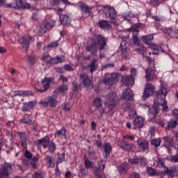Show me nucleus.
<instances>
[{"instance_id": "obj_1", "label": "nucleus", "mask_w": 178, "mask_h": 178, "mask_svg": "<svg viewBox=\"0 0 178 178\" xmlns=\"http://www.w3.org/2000/svg\"><path fill=\"white\" fill-rule=\"evenodd\" d=\"M92 105L95 108V111H99L100 118H102L104 115H108L110 118H112L115 114V112L118 111V100L110 97L108 100L106 102V106L108 111L105 110L104 108V103L102 102V99L100 97H96L92 101Z\"/></svg>"}, {"instance_id": "obj_2", "label": "nucleus", "mask_w": 178, "mask_h": 178, "mask_svg": "<svg viewBox=\"0 0 178 178\" xmlns=\"http://www.w3.org/2000/svg\"><path fill=\"white\" fill-rule=\"evenodd\" d=\"M168 92H169V89L168 88V85H166V83H161L160 90L156 92L155 91V86L147 82L142 96V99L143 101H145L147 98H149V96L153 94L155 95L156 99H159L162 95L165 98L166 95H168Z\"/></svg>"}, {"instance_id": "obj_3", "label": "nucleus", "mask_w": 178, "mask_h": 178, "mask_svg": "<svg viewBox=\"0 0 178 178\" xmlns=\"http://www.w3.org/2000/svg\"><path fill=\"white\" fill-rule=\"evenodd\" d=\"M35 145L38 148H41L42 145L44 149H46V148L49 147L48 151L51 154H54V152L56 151V144H55L54 140H51V138L48 136H45L43 138L37 140L35 143Z\"/></svg>"}, {"instance_id": "obj_4", "label": "nucleus", "mask_w": 178, "mask_h": 178, "mask_svg": "<svg viewBox=\"0 0 178 178\" xmlns=\"http://www.w3.org/2000/svg\"><path fill=\"white\" fill-rule=\"evenodd\" d=\"M103 13L106 19H110L111 24H116V17H118V11L115 8L111 6H105L103 8Z\"/></svg>"}, {"instance_id": "obj_5", "label": "nucleus", "mask_w": 178, "mask_h": 178, "mask_svg": "<svg viewBox=\"0 0 178 178\" xmlns=\"http://www.w3.org/2000/svg\"><path fill=\"white\" fill-rule=\"evenodd\" d=\"M146 59L148 61L149 67L145 70V77L147 81H151L155 77V70H156L155 67V59L149 56H146Z\"/></svg>"}, {"instance_id": "obj_6", "label": "nucleus", "mask_w": 178, "mask_h": 178, "mask_svg": "<svg viewBox=\"0 0 178 178\" xmlns=\"http://www.w3.org/2000/svg\"><path fill=\"white\" fill-rule=\"evenodd\" d=\"M59 104L58 101V98L56 96H49L44 98V100L39 102V105H40L42 108H56V106Z\"/></svg>"}, {"instance_id": "obj_7", "label": "nucleus", "mask_w": 178, "mask_h": 178, "mask_svg": "<svg viewBox=\"0 0 178 178\" xmlns=\"http://www.w3.org/2000/svg\"><path fill=\"white\" fill-rule=\"evenodd\" d=\"M6 7L10 9H30L31 6L26 0H16L15 3L6 4Z\"/></svg>"}, {"instance_id": "obj_8", "label": "nucleus", "mask_w": 178, "mask_h": 178, "mask_svg": "<svg viewBox=\"0 0 178 178\" xmlns=\"http://www.w3.org/2000/svg\"><path fill=\"white\" fill-rule=\"evenodd\" d=\"M119 81L118 73L107 74L103 82L106 86H115Z\"/></svg>"}, {"instance_id": "obj_9", "label": "nucleus", "mask_w": 178, "mask_h": 178, "mask_svg": "<svg viewBox=\"0 0 178 178\" xmlns=\"http://www.w3.org/2000/svg\"><path fill=\"white\" fill-rule=\"evenodd\" d=\"M55 23H56V21L51 18L43 21L42 25L40 26L41 33H47L48 30H51L55 26Z\"/></svg>"}, {"instance_id": "obj_10", "label": "nucleus", "mask_w": 178, "mask_h": 178, "mask_svg": "<svg viewBox=\"0 0 178 178\" xmlns=\"http://www.w3.org/2000/svg\"><path fill=\"white\" fill-rule=\"evenodd\" d=\"M95 42L96 46L99 51H104L105 49V46L106 45V40L105 38L102 36L101 34H97L95 36V39L93 40Z\"/></svg>"}, {"instance_id": "obj_11", "label": "nucleus", "mask_w": 178, "mask_h": 178, "mask_svg": "<svg viewBox=\"0 0 178 178\" xmlns=\"http://www.w3.org/2000/svg\"><path fill=\"white\" fill-rule=\"evenodd\" d=\"M55 79L54 78L51 77H45L44 78L42 81L41 83L44 87V89H38V88H35V90H37L38 91V92H45L47 91H48V90H49V88H51V83H52V81H54Z\"/></svg>"}, {"instance_id": "obj_12", "label": "nucleus", "mask_w": 178, "mask_h": 178, "mask_svg": "<svg viewBox=\"0 0 178 178\" xmlns=\"http://www.w3.org/2000/svg\"><path fill=\"white\" fill-rule=\"evenodd\" d=\"M138 148L141 152H147L149 149V142L144 138H138L136 140Z\"/></svg>"}, {"instance_id": "obj_13", "label": "nucleus", "mask_w": 178, "mask_h": 178, "mask_svg": "<svg viewBox=\"0 0 178 178\" xmlns=\"http://www.w3.org/2000/svg\"><path fill=\"white\" fill-rule=\"evenodd\" d=\"M119 147L122 148V149H124V151H134L136 149V145L133 143H130L125 140H122L118 143Z\"/></svg>"}, {"instance_id": "obj_14", "label": "nucleus", "mask_w": 178, "mask_h": 178, "mask_svg": "<svg viewBox=\"0 0 178 178\" xmlns=\"http://www.w3.org/2000/svg\"><path fill=\"white\" fill-rule=\"evenodd\" d=\"M85 49L86 52H90L92 56H97V54H98V47L94 41L91 43H87Z\"/></svg>"}, {"instance_id": "obj_15", "label": "nucleus", "mask_w": 178, "mask_h": 178, "mask_svg": "<svg viewBox=\"0 0 178 178\" xmlns=\"http://www.w3.org/2000/svg\"><path fill=\"white\" fill-rule=\"evenodd\" d=\"M17 134L20 139V144L23 149H27V141H29L27 133L23 131H18L17 132Z\"/></svg>"}, {"instance_id": "obj_16", "label": "nucleus", "mask_w": 178, "mask_h": 178, "mask_svg": "<svg viewBox=\"0 0 178 178\" xmlns=\"http://www.w3.org/2000/svg\"><path fill=\"white\" fill-rule=\"evenodd\" d=\"M59 19L63 27H69L72 23V18L68 14H60Z\"/></svg>"}, {"instance_id": "obj_17", "label": "nucleus", "mask_w": 178, "mask_h": 178, "mask_svg": "<svg viewBox=\"0 0 178 178\" xmlns=\"http://www.w3.org/2000/svg\"><path fill=\"white\" fill-rule=\"evenodd\" d=\"M34 41V38L33 36H30V35H24L21 38V42L23 48H26V51L29 49V45L31 44Z\"/></svg>"}, {"instance_id": "obj_18", "label": "nucleus", "mask_w": 178, "mask_h": 178, "mask_svg": "<svg viewBox=\"0 0 178 178\" xmlns=\"http://www.w3.org/2000/svg\"><path fill=\"white\" fill-rule=\"evenodd\" d=\"M129 162L131 165H137L139 163L140 166L145 165V158L141 156H135L134 158L129 159Z\"/></svg>"}, {"instance_id": "obj_19", "label": "nucleus", "mask_w": 178, "mask_h": 178, "mask_svg": "<svg viewBox=\"0 0 178 178\" xmlns=\"http://www.w3.org/2000/svg\"><path fill=\"white\" fill-rule=\"evenodd\" d=\"M133 42L134 49H135L136 52H138V54L140 55H144L145 54V51H147V49L140 43V40L138 39L137 41H133Z\"/></svg>"}, {"instance_id": "obj_20", "label": "nucleus", "mask_w": 178, "mask_h": 178, "mask_svg": "<svg viewBox=\"0 0 178 178\" xmlns=\"http://www.w3.org/2000/svg\"><path fill=\"white\" fill-rule=\"evenodd\" d=\"M9 169H12V164L6 163L0 169V178H6L9 176Z\"/></svg>"}, {"instance_id": "obj_21", "label": "nucleus", "mask_w": 178, "mask_h": 178, "mask_svg": "<svg viewBox=\"0 0 178 178\" xmlns=\"http://www.w3.org/2000/svg\"><path fill=\"white\" fill-rule=\"evenodd\" d=\"M134 95H133V91L131 89H125L123 92L122 99L127 101V102H131L134 99Z\"/></svg>"}, {"instance_id": "obj_22", "label": "nucleus", "mask_w": 178, "mask_h": 178, "mask_svg": "<svg viewBox=\"0 0 178 178\" xmlns=\"http://www.w3.org/2000/svg\"><path fill=\"white\" fill-rule=\"evenodd\" d=\"M103 148L104 152V158L108 159L111 156V154H112V145H111V143L106 142L104 144Z\"/></svg>"}, {"instance_id": "obj_23", "label": "nucleus", "mask_w": 178, "mask_h": 178, "mask_svg": "<svg viewBox=\"0 0 178 178\" xmlns=\"http://www.w3.org/2000/svg\"><path fill=\"white\" fill-rule=\"evenodd\" d=\"M97 26L102 30H111L112 29V25L106 19H101L97 22Z\"/></svg>"}, {"instance_id": "obj_24", "label": "nucleus", "mask_w": 178, "mask_h": 178, "mask_svg": "<svg viewBox=\"0 0 178 178\" xmlns=\"http://www.w3.org/2000/svg\"><path fill=\"white\" fill-rule=\"evenodd\" d=\"M144 122H145V118L141 116H137L134 120V125L137 129H143L144 127Z\"/></svg>"}, {"instance_id": "obj_25", "label": "nucleus", "mask_w": 178, "mask_h": 178, "mask_svg": "<svg viewBox=\"0 0 178 178\" xmlns=\"http://www.w3.org/2000/svg\"><path fill=\"white\" fill-rule=\"evenodd\" d=\"M121 81L122 84H124V86H127V87H129V86H130L131 87V86H134V78L131 77L130 75L122 76Z\"/></svg>"}, {"instance_id": "obj_26", "label": "nucleus", "mask_w": 178, "mask_h": 178, "mask_svg": "<svg viewBox=\"0 0 178 178\" xmlns=\"http://www.w3.org/2000/svg\"><path fill=\"white\" fill-rule=\"evenodd\" d=\"M79 79L85 87H90L91 84H92V82L90 80L88 75L85 73H83L79 76Z\"/></svg>"}, {"instance_id": "obj_27", "label": "nucleus", "mask_w": 178, "mask_h": 178, "mask_svg": "<svg viewBox=\"0 0 178 178\" xmlns=\"http://www.w3.org/2000/svg\"><path fill=\"white\" fill-rule=\"evenodd\" d=\"M163 140L164 141V147L168 148V149H169L170 147H172L173 148L175 147L176 143H174L175 140H173V138L170 136H164L163 137Z\"/></svg>"}, {"instance_id": "obj_28", "label": "nucleus", "mask_w": 178, "mask_h": 178, "mask_svg": "<svg viewBox=\"0 0 178 178\" xmlns=\"http://www.w3.org/2000/svg\"><path fill=\"white\" fill-rule=\"evenodd\" d=\"M159 106H163L162 111L163 113L169 112V107L168 106V102L165 100V96H163L162 99V96L160 97L159 99H157Z\"/></svg>"}, {"instance_id": "obj_29", "label": "nucleus", "mask_w": 178, "mask_h": 178, "mask_svg": "<svg viewBox=\"0 0 178 178\" xmlns=\"http://www.w3.org/2000/svg\"><path fill=\"white\" fill-rule=\"evenodd\" d=\"M149 113L152 115L154 119L158 116V113H159V103H154L152 108H149Z\"/></svg>"}, {"instance_id": "obj_30", "label": "nucleus", "mask_w": 178, "mask_h": 178, "mask_svg": "<svg viewBox=\"0 0 178 178\" xmlns=\"http://www.w3.org/2000/svg\"><path fill=\"white\" fill-rule=\"evenodd\" d=\"M66 133V128L62 127L60 129L54 133V138H58V140H59V138H62L63 137H64V138H67V134Z\"/></svg>"}, {"instance_id": "obj_31", "label": "nucleus", "mask_w": 178, "mask_h": 178, "mask_svg": "<svg viewBox=\"0 0 178 178\" xmlns=\"http://www.w3.org/2000/svg\"><path fill=\"white\" fill-rule=\"evenodd\" d=\"M140 40L143 41L146 45H149L150 47L153 45L152 40H154V35H145L140 37Z\"/></svg>"}, {"instance_id": "obj_32", "label": "nucleus", "mask_w": 178, "mask_h": 178, "mask_svg": "<svg viewBox=\"0 0 178 178\" xmlns=\"http://www.w3.org/2000/svg\"><path fill=\"white\" fill-rule=\"evenodd\" d=\"M83 166L86 169H94L95 168V163L94 162L90 161L87 156H83Z\"/></svg>"}, {"instance_id": "obj_33", "label": "nucleus", "mask_w": 178, "mask_h": 178, "mask_svg": "<svg viewBox=\"0 0 178 178\" xmlns=\"http://www.w3.org/2000/svg\"><path fill=\"white\" fill-rule=\"evenodd\" d=\"M129 166L128 163L124 162L119 165L118 172H120V175H126L127 170H129Z\"/></svg>"}, {"instance_id": "obj_34", "label": "nucleus", "mask_w": 178, "mask_h": 178, "mask_svg": "<svg viewBox=\"0 0 178 178\" xmlns=\"http://www.w3.org/2000/svg\"><path fill=\"white\" fill-rule=\"evenodd\" d=\"M88 68L89 69L90 73H94L97 69H98V63H97V58H93V60L88 65Z\"/></svg>"}, {"instance_id": "obj_35", "label": "nucleus", "mask_w": 178, "mask_h": 178, "mask_svg": "<svg viewBox=\"0 0 178 178\" xmlns=\"http://www.w3.org/2000/svg\"><path fill=\"white\" fill-rule=\"evenodd\" d=\"M44 161L47 162L48 168H54V166H55V160L54 156L47 155L44 159Z\"/></svg>"}, {"instance_id": "obj_36", "label": "nucleus", "mask_w": 178, "mask_h": 178, "mask_svg": "<svg viewBox=\"0 0 178 178\" xmlns=\"http://www.w3.org/2000/svg\"><path fill=\"white\" fill-rule=\"evenodd\" d=\"M131 31L134 33H132V40L133 41H137L138 40V33L140 31H138V28L137 25H134L131 26Z\"/></svg>"}, {"instance_id": "obj_37", "label": "nucleus", "mask_w": 178, "mask_h": 178, "mask_svg": "<svg viewBox=\"0 0 178 178\" xmlns=\"http://www.w3.org/2000/svg\"><path fill=\"white\" fill-rule=\"evenodd\" d=\"M156 165L158 168H163L165 172H166L165 168L168 167L165 165V159L161 157V156H157Z\"/></svg>"}, {"instance_id": "obj_38", "label": "nucleus", "mask_w": 178, "mask_h": 178, "mask_svg": "<svg viewBox=\"0 0 178 178\" xmlns=\"http://www.w3.org/2000/svg\"><path fill=\"white\" fill-rule=\"evenodd\" d=\"M79 8L81 9V12L85 13L86 15L90 14L91 12V8L90 6H87V4L84 3L83 2H81L79 3Z\"/></svg>"}, {"instance_id": "obj_39", "label": "nucleus", "mask_w": 178, "mask_h": 178, "mask_svg": "<svg viewBox=\"0 0 178 178\" xmlns=\"http://www.w3.org/2000/svg\"><path fill=\"white\" fill-rule=\"evenodd\" d=\"M21 123H24V124L31 125L33 123V120L29 114H24L22 119L21 120Z\"/></svg>"}, {"instance_id": "obj_40", "label": "nucleus", "mask_w": 178, "mask_h": 178, "mask_svg": "<svg viewBox=\"0 0 178 178\" xmlns=\"http://www.w3.org/2000/svg\"><path fill=\"white\" fill-rule=\"evenodd\" d=\"M161 143H162V138H153L150 141L151 145L154 147L156 149V148H159V147H161Z\"/></svg>"}, {"instance_id": "obj_41", "label": "nucleus", "mask_w": 178, "mask_h": 178, "mask_svg": "<svg viewBox=\"0 0 178 178\" xmlns=\"http://www.w3.org/2000/svg\"><path fill=\"white\" fill-rule=\"evenodd\" d=\"M178 122L176 120H170L166 124V130H170L171 129H175L177 126Z\"/></svg>"}, {"instance_id": "obj_42", "label": "nucleus", "mask_w": 178, "mask_h": 178, "mask_svg": "<svg viewBox=\"0 0 178 178\" xmlns=\"http://www.w3.org/2000/svg\"><path fill=\"white\" fill-rule=\"evenodd\" d=\"M34 107V103L33 102H29L24 104L22 107V112H30L31 109Z\"/></svg>"}, {"instance_id": "obj_43", "label": "nucleus", "mask_w": 178, "mask_h": 178, "mask_svg": "<svg viewBox=\"0 0 178 178\" xmlns=\"http://www.w3.org/2000/svg\"><path fill=\"white\" fill-rule=\"evenodd\" d=\"M165 173L167 175H175L176 176H178V168L176 167H171L170 169L169 168L165 167Z\"/></svg>"}, {"instance_id": "obj_44", "label": "nucleus", "mask_w": 178, "mask_h": 178, "mask_svg": "<svg viewBox=\"0 0 178 178\" xmlns=\"http://www.w3.org/2000/svg\"><path fill=\"white\" fill-rule=\"evenodd\" d=\"M120 49L122 54L128 52V51L130 50V48H129V43L126 42V41H122L120 44Z\"/></svg>"}, {"instance_id": "obj_45", "label": "nucleus", "mask_w": 178, "mask_h": 178, "mask_svg": "<svg viewBox=\"0 0 178 178\" xmlns=\"http://www.w3.org/2000/svg\"><path fill=\"white\" fill-rule=\"evenodd\" d=\"M131 74L129 76H131L134 79H137L138 77V70L136 67H131L130 70Z\"/></svg>"}, {"instance_id": "obj_46", "label": "nucleus", "mask_w": 178, "mask_h": 178, "mask_svg": "<svg viewBox=\"0 0 178 178\" xmlns=\"http://www.w3.org/2000/svg\"><path fill=\"white\" fill-rule=\"evenodd\" d=\"M59 47V41L51 42L49 44L46 46L47 49H49V48H58Z\"/></svg>"}, {"instance_id": "obj_47", "label": "nucleus", "mask_w": 178, "mask_h": 178, "mask_svg": "<svg viewBox=\"0 0 178 178\" xmlns=\"http://www.w3.org/2000/svg\"><path fill=\"white\" fill-rule=\"evenodd\" d=\"M65 153H62L60 155H59L57 158L56 164L59 165V163H62V162H65V161H66V159H65Z\"/></svg>"}, {"instance_id": "obj_48", "label": "nucleus", "mask_w": 178, "mask_h": 178, "mask_svg": "<svg viewBox=\"0 0 178 178\" xmlns=\"http://www.w3.org/2000/svg\"><path fill=\"white\" fill-rule=\"evenodd\" d=\"M98 165H99V168L95 169L96 172H99V169L100 170H104V169H105V161H104V160H101L100 161H98Z\"/></svg>"}, {"instance_id": "obj_49", "label": "nucleus", "mask_w": 178, "mask_h": 178, "mask_svg": "<svg viewBox=\"0 0 178 178\" xmlns=\"http://www.w3.org/2000/svg\"><path fill=\"white\" fill-rule=\"evenodd\" d=\"M147 173L149 175H150V176H159V173H158L155 169L152 168V167H150L148 168Z\"/></svg>"}, {"instance_id": "obj_50", "label": "nucleus", "mask_w": 178, "mask_h": 178, "mask_svg": "<svg viewBox=\"0 0 178 178\" xmlns=\"http://www.w3.org/2000/svg\"><path fill=\"white\" fill-rule=\"evenodd\" d=\"M134 17H136V15L131 11H127L124 15V19H134Z\"/></svg>"}, {"instance_id": "obj_51", "label": "nucleus", "mask_w": 178, "mask_h": 178, "mask_svg": "<svg viewBox=\"0 0 178 178\" xmlns=\"http://www.w3.org/2000/svg\"><path fill=\"white\" fill-rule=\"evenodd\" d=\"M80 172L81 173V177H86V176L88 175V169L86 168V167H81Z\"/></svg>"}, {"instance_id": "obj_52", "label": "nucleus", "mask_w": 178, "mask_h": 178, "mask_svg": "<svg viewBox=\"0 0 178 178\" xmlns=\"http://www.w3.org/2000/svg\"><path fill=\"white\" fill-rule=\"evenodd\" d=\"M134 136L133 135H125L123 136V139L128 143H131V141H134Z\"/></svg>"}, {"instance_id": "obj_53", "label": "nucleus", "mask_w": 178, "mask_h": 178, "mask_svg": "<svg viewBox=\"0 0 178 178\" xmlns=\"http://www.w3.org/2000/svg\"><path fill=\"white\" fill-rule=\"evenodd\" d=\"M60 3V1L59 0H51L49 3V6L51 8H55V6H58Z\"/></svg>"}, {"instance_id": "obj_54", "label": "nucleus", "mask_w": 178, "mask_h": 178, "mask_svg": "<svg viewBox=\"0 0 178 178\" xmlns=\"http://www.w3.org/2000/svg\"><path fill=\"white\" fill-rule=\"evenodd\" d=\"M38 159H39L38 157L35 156L31 158V163L33 169H35V168H37V162H38Z\"/></svg>"}, {"instance_id": "obj_55", "label": "nucleus", "mask_w": 178, "mask_h": 178, "mask_svg": "<svg viewBox=\"0 0 178 178\" xmlns=\"http://www.w3.org/2000/svg\"><path fill=\"white\" fill-rule=\"evenodd\" d=\"M130 108H131V103L130 102H127L122 105V109L124 112H127Z\"/></svg>"}, {"instance_id": "obj_56", "label": "nucleus", "mask_w": 178, "mask_h": 178, "mask_svg": "<svg viewBox=\"0 0 178 178\" xmlns=\"http://www.w3.org/2000/svg\"><path fill=\"white\" fill-rule=\"evenodd\" d=\"M53 65H58V63H62V58L58 56L54 58H51Z\"/></svg>"}, {"instance_id": "obj_57", "label": "nucleus", "mask_w": 178, "mask_h": 178, "mask_svg": "<svg viewBox=\"0 0 178 178\" xmlns=\"http://www.w3.org/2000/svg\"><path fill=\"white\" fill-rule=\"evenodd\" d=\"M170 161L173 163H178V153L177 152L175 155L170 156Z\"/></svg>"}, {"instance_id": "obj_58", "label": "nucleus", "mask_w": 178, "mask_h": 178, "mask_svg": "<svg viewBox=\"0 0 178 178\" xmlns=\"http://www.w3.org/2000/svg\"><path fill=\"white\" fill-rule=\"evenodd\" d=\"M26 60L30 63H32V65H34L37 60V58H35V56H28L26 57Z\"/></svg>"}, {"instance_id": "obj_59", "label": "nucleus", "mask_w": 178, "mask_h": 178, "mask_svg": "<svg viewBox=\"0 0 178 178\" xmlns=\"http://www.w3.org/2000/svg\"><path fill=\"white\" fill-rule=\"evenodd\" d=\"M48 58H51V56L49 55V53L48 51H44L42 54V57L40 58L41 60L45 61Z\"/></svg>"}, {"instance_id": "obj_60", "label": "nucleus", "mask_w": 178, "mask_h": 178, "mask_svg": "<svg viewBox=\"0 0 178 178\" xmlns=\"http://www.w3.org/2000/svg\"><path fill=\"white\" fill-rule=\"evenodd\" d=\"M32 178H42V173L41 171H35L33 173Z\"/></svg>"}, {"instance_id": "obj_61", "label": "nucleus", "mask_w": 178, "mask_h": 178, "mask_svg": "<svg viewBox=\"0 0 178 178\" xmlns=\"http://www.w3.org/2000/svg\"><path fill=\"white\" fill-rule=\"evenodd\" d=\"M152 51H153V54L154 55H158V54H159V49L158 48V46L156 45H152L151 46Z\"/></svg>"}, {"instance_id": "obj_62", "label": "nucleus", "mask_w": 178, "mask_h": 178, "mask_svg": "<svg viewBox=\"0 0 178 178\" xmlns=\"http://www.w3.org/2000/svg\"><path fill=\"white\" fill-rule=\"evenodd\" d=\"M26 150H25L24 152V156L27 159H31L33 158V154H31V152H30V151L27 150V149H26Z\"/></svg>"}, {"instance_id": "obj_63", "label": "nucleus", "mask_w": 178, "mask_h": 178, "mask_svg": "<svg viewBox=\"0 0 178 178\" xmlns=\"http://www.w3.org/2000/svg\"><path fill=\"white\" fill-rule=\"evenodd\" d=\"M62 108L63 109H64V111H70V108L72 107H70V106L69 105V103L65 102L64 104L62 105Z\"/></svg>"}, {"instance_id": "obj_64", "label": "nucleus", "mask_w": 178, "mask_h": 178, "mask_svg": "<svg viewBox=\"0 0 178 178\" xmlns=\"http://www.w3.org/2000/svg\"><path fill=\"white\" fill-rule=\"evenodd\" d=\"M140 173L136 172H133L129 178H140Z\"/></svg>"}]
</instances>
